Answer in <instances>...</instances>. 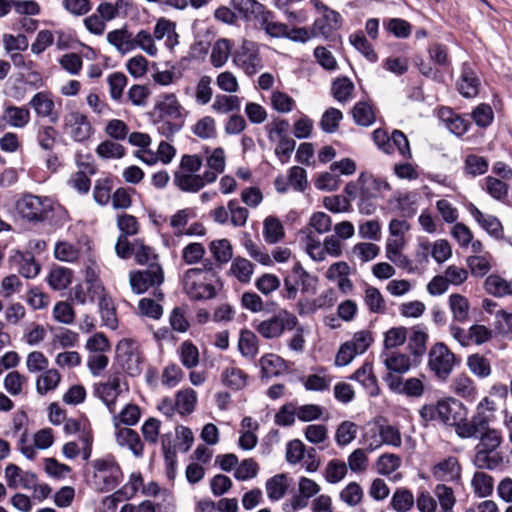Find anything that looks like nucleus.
<instances>
[{
    "label": "nucleus",
    "instance_id": "obj_1",
    "mask_svg": "<svg viewBox=\"0 0 512 512\" xmlns=\"http://www.w3.org/2000/svg\"><path fill=\"white\" fill-rule=\"evenodd\" d=\"M154 124L160 135L167 139L178 133L185 119L184 107L174 93H164L158 97L154 104Z\"/></svg>",
    "mask_w": 512,
    "mask_h": 512
},
{
    "label": "nucleus",
    "instance_id": "obj_2",
    "mask_svg": "<svg viewBox=\"0 0 512 512\" xmlns=\"http://www.w3.org/2000/svg\"><path fill=\"white\" fill-rule=\"evenodd\" d=\"M181 283L183 291L191 299L196 301L213 299L217 295L220 280L207 270H186Z\"/></svg>",
    "mask_w": 512,
    "mask_h": 512
},
{
    "label": "nucleus",
    "instance_id": "obj_3",
    "mask_svg": "<svg viewBox=\"0 0 512 512\" xmlns=\"http://www.w3.org/2000/svg\"><path fill=\"white\" fill-rule=\"evenodd\" d=\"M419 413L425 421L438 420L454 427L456 433L461 421L468 415V408L461 401L450 397L438 400L436 404L424 405Z\"/></svg>",
    "mask_w": 512,
    "mask_h": 512
},
{
    "label": "nucleus",
    "instance_id": "obj_4",
    "mask_svg": "<svg viewBox=\"0 0 512 512\" xmlns=\"http://www.w3.org/2000/svg\"><path fill=\"white\" fill-rule=\"evenodd\" d=\"M496 410V403L489 397H484L477 404L473 415L462 420L458 429L457 436L462 439L478 438L481 432H484L493 419V413Z\"/></svg>",
    "mask_w": 512,
    "mask_h": 512
},
{
    "label": "nucleus",
    "instance_id": "obj_5",
    "mask_svg": "<svg viewBox=\"0 0 512 512\" xmlns=\"http://www.w3.org/2000/svg\"><path fill=\"white\" fill-rule=\"evenodd\" d=\"M93 476L91 484L98 492H108L118 486L122 471L112 456L95 459L91 462Z\"/></svg>",
    "mask_w": 512,
    "mask_h": 512
},
{
    "label": "nucleus",
    "instance_id": "obj_6",
    "mask_svg": "<svg viewBox=\"0 0 512 512\" xmlns=\"http://www.w3.org/2000/svg\"><path fill=\"white\" fill-rule=\"evenodd\" d=\"M297 324V317L283 309L267 319L254 321L253 327L259 335L269 340L281 337L286 330H293Z\"/></svg>",
    "mask_w": 512,
    "mask_h": 512
},
{
    "label": "nucleus",
    "instance_id": "obj_7",
    "mask_svg": "<svg viewBox=\"0 0 512 512\" xmlns=\"http://www.w3.org/2000/svg\"><path fill=\"white\" fill-rule=\"evenodd\" d=\"M18 214L25 220L41 223L48 220L53 211V203L47 197L25 195L16 203Z\"/></svg>",
    "mask_w": 512,
    "mask_h": 512
},
{
    "label": "nucleus",
    "instance_id": "obj_8",
    "mask_svg": "<svg viewBox=\"0 0 512 512\" xmlns=\"http://www.w3.org/2000/svg\"><path fill=\"white\" fill-rule=\"evenodd\" d=\"M317 278L310 275L299 262H295L291 274L284 278L282 297L294 300L298 294V286L303 293L315 292Z\"/></svg>",
    "mask_w": 512,
    "mask_h": 512
},
{
    "label": "nucleus",
    "instance_id": "obj_9",
    "mask_svg": "<svg viewBox=\"0 0 512 512\" xmlns=\"http://www.w3.org/2000/svg\"><path fill=\"white\" fill-rule=\"evenodd\" d=\"M455 364V354L444 343L439 342L431 347L428 353V367L438 380H447Z\"/></svg>",
    "mask_w": 512,
    "mask_h": 512
},
{
    "label": "nucleus",
    "instance_id": "obj_10",
    "mask_svg": "<svg viewBox=\"0 0 512 512\" xmlns=\"http://www.w3.org/2000/svg\"><path fill=\"white\" fill-rule=\"evenodd\" d=\"M117 361L122 369L130 376L141 373L142 357L139 344L133 339H122L116 346Z\"/></svg>",
    "mask_w": 512,
    "mask_h": 512
},
{
    "label": "nucleus",
    "instance_id": "obj_11",
    "mask_svg": "<svg viewBox=\"0 0 512 512\" xmlns=\"http://www.w3.org/2000/svg\"><path fill=\"white\" fill-rule=\"evenodd\" d=\"M358 182L360 184L359 195L361 198V203L359 204L360 212L370 214L373 208L366 201L384 196L391 187L385 179L376 178L364 173L359 176Z\"/></svg>",
    "mask_w": 512,
    "mask_h": 512
},
{
    "label": "nucleus",
    "instance_id": "obj_12",
    "mask_svg": "<svg viewBox=\"0 0 512 512\" xmlns=\"http://www.w3.org/2000/svg\"><path fill=\"white\" fill-rule=\"evenodd\" d=\"M63 130L75 142H85L94 133L88 117L77 110L66 113L63 117Z\"/></svg>",
    "mask_w": 512,
    "mask_h": 512
},
{
    "label": "nucleus",
    "instance_id": "obj_13",
    "mask_svg": "<svg viewBox=\"0 0 512 512\" xmlns=\"http://www.w3.org/2000/svg\"><path fill=\"white\" fill-rule=\"evenodd\" d=\"M163 281V270L158 263H150L146 269L132 271L129 274L130 287L136 294H142L151 287L159 286Z\"/></svg>",
    "mask_w": 512,
    "mask_h": 512
},
{
    "label": "nucleus",
    "instance_id": "obj_14",
    "mask_svg": "<svg viewBox=\"0 0 512 512\" xmlns=\"http://www.w3.org/2000/svg\"><path fill=\"white\" fill-rule=\"evenodd\" d=\"M383 379L388 388L396 394H402L410 398H420L425 392L423 381L417 377L403 379L399 375L387 373Z\"/></svg>",
    "mask_w": 512,
    "mask_h": 512
},
{
    "label": "nucleus",
    "instance_id": "obj_15",
    "mask_svg": "<svg viewBox=\"0 0 512 512\" xmlns=\"http://www.w3.org/2000/svg\"><path fill=\"white\" fill-rule=\"evenodd\" d=\"M234 63L248 75L257 73L262 68L259 52L252 42L245 41L234 56Z\"/></svg>",
    "mask_w": 512,
    "mask_h": 512
},
{
    "label": "nucleus",
    "instance_id": "obj_16",
    "mask_svg": "<svg viewBox=\"0 0 512 512\" xmlns=\"http://www.w3.org/2000/svg\"><path fill=\"white\" fill-rule=\"evenodd\" d=\"M29 106L38 118H48L53 124L59 120V113L55 108L53 95L48 91H40L32 96Z\"/></svg>",
    "mask_w": 512,
    "mask_h": 512
},
{
    "label": "nucleus",
    "instance_id": "obj_17",
    "mask_svg": "<svg viewBox=\"0 0 512 512\" xmlns=\"http://www.w3.org/2000/svg\"><path fill=\"white\" fill-rule=\"evenodd\" d=\"M206 156L207 170L204 171V178L208 183H214L218 176L224 172L226 167V155L222 147L210 150L208 147L204 149Z\"/></svg>",
    "mask_w": 512,
    "mask_h": 512
},
{
    "label": "nucleus",
    "instance_id": "obj_18",
    "mask_svg": "<svg viewBox=\"0 0 512 512\" xmlns=\"http://www.w3.org/2000/svg\"><path fill=\"white\" fill-rule=\"evenodd\" d=\"M96 395L103 401L111 413L115 412L116 399L120 394V375L114 373L107 382L99 383L95 388Z\"/></svg>",
    "mask_w": 512,
    "mask_h": 512
},
{
    "label": "nucleus",
    "instance_id": "obj_19",
    "mask_svg": "<svg viewBox=\"0 0 512 512\" xmlns=\"http://www.w3.org/2000/svg\"><path fill=\"white\" fill-rule=\"evenodd\" d=\"M4 478L9 488H23L27 490L31 489L33 480H36V474L30 471H23L15 464H8L4 471Z\"/></svg>",
    "mask_w": 512,
    "mask_h": 512
},
{
    "label": "nucleus",
    "instance_id": "obj_20",
    "mask_svg": "<svg viewBox=\"0 0 512 512\" xmlns=\"http://www.w3.org/2000/svg\"><path fill=\"white\" fill-rule=\"evenodd\" d=\"M480 81L473 67L464 63L461 68V75L457 82L459 93L466 98H473L479 92Z\"/></svg>",
    "mask_w": 512,
    "mask_h": 512
},
{
    "label": "nucleus",
    "instance_id": "obj_21",
    "mask_svg": "<svg viewBox=\"0 0 512 512\" xmlns=\"http://www.w3.org/2000/svg\"><path fill=\"white\" fill-rule=\"evenodd\" d=\"M341 16L338 12L324 7L323 16L316 19L313 24V34L315 36L330 37L332 32L340 27Z\"/></svg>",
    "mask_w": 512,
    "mask_h": 512
},
{
    "label": "nucleus",
    "instance_id": "obj_22",
    "mask_svg": "<svg viewBox=\"0 0 512 512\" xmlns=\"http://www.w3.org/2000/svg\"><path fill=\"white\" fill-rule=\"evenodd\" d=\"M432 473L439 481H458L461 475V466L456 457L450 456L438 462L433 467Z\"/></svg>",
    "mask_w": 512,
    "mask_h": 512
},
{
    "label": "nucleus",
    "instance_id": "obj_23",
    "mask_svg": "<svg viewBox=\"0 0 512 512\" xmlns=\"http://www.w3.org/2000/svg\"><path fill=\"white\" fill-rule=\"evenodd\" d=\"M173 182L181 191L188 193H197L209 184L204 178V173L175 172Z\"/></svg>",
    "mask_w": 512,
    "mask_h": 512
},
{
    "label": "nucleus",
    "instance_id": "obj_24",
    "mask_svg": "<svg viewBox=\"0 0 512 512\" xmlns=\"http://www.w3.org/2000/svg\"><path fill=\"white\" fill-rule=\"evenodd\" d=\"M350 378L360 383L367 395L375 397L379 394V386L370 362H365Z\"/></svg>",
    "mask_w": 512,
    "mask_h": 512
},
{
    "label": "nucleus",
    "instance_id": "obj_25",
    "mask_svg": "<svg viewBox=\"0 0 512 512\" xmlns=\"http://www.w3.org/2000/svg\"><path fill=\"white\" fill-rule=\"evenodd\" d=\"M106 39L122 55L134 51L133 34L125 27L108 32Z\"/></svg>",
    "mask_w": 512,
    "mask_h": 512
},
{
    "label": "nucleus",
    "instance_id": "obj_26",
    "mask_svg": "<svg viewBox=\"0 0 512 512\" xmlns=\"http://www.w3.org/2000/svg\"><path fill=\"white\" fill-rule=\"evenodd\" d=\"M116 442L121 447H127L136 457H141L143 454V443L138 433L131 428H118Z\"/></svg>",
    "mask_w": 512,
    "mask_h": 512
},
{
    "label": "nucleus",
    "instance_id": "obj_27",
    "mask_svg": "<svg viewBox=\"0 0 512 512\" xmlns=\"http://www.w3.org/2000/svg\"><path fill=\"white\" fill-rule=\"evenodd\" d=\"M383 364L389 371L388 373L392 374H404L407 373L411 369V359L408 355L395 352V351H387L382 354Z\"/></svg>",
    "mask_w": 512,
    "mask_h": 512
},
{
    "label": "nucleus",
    "instance_id": "obj_28",
    "mask_svg": "<svg viewBox=\"0 0 512 512\" xmlns=\"http://www.w3.org/2000/svg\"><path fill=\"white\" fill-rule=\"evenodd\" d=\"M473 464L481 470H494L503 461V457L499 451L474 448Z\"/></svg>",
    "mask_w": 512,
    "mask_h": 512
},
{
    "label": "nucleus",
    "instance_id": "obj_29",
    "mask_svg": "<svg viewBox=\"0 0 512 512\" xmlns=\"http://www.w3.org/2000/svg\"><path fill=\"white\" fill-rule=\"evenodd\" d=\"M451 390L458 396L474 401L477 397L475 382L467 374L456 375L451 382Z\"/></svg>",
    "mask_w": 512,
    "mask_h": 512
},
{
    "label": "nucleus",
    "instance_id": "obj_30",
    "mask_svg": "<svg viewBox=\"0 0 512 512\" xmlns=\"http://www.w3.org/2000/svg\"><path fill=\"white\" fill-rule=\"evenodd\" d=\"M31 119V114L28 108L22 106L8 105L3 112V120L7 122L10 127L16 129L24 128Z\"/></svg>",
    "mask_w": 512,
    "mask_h": 512
},
{
    "label": "nucleus",
    "instance_id": "obj_31",
    "mask_svg": "<svg viewBox=\"0 0 512 512\" xmlns=\"http://www.w3.org/2000/svg\"><path fill=\"white\" fill-rule=\"evenodd\" d=\"M262 377L271 378L278 376L282 372L287 370L286 362L279 355L274 353H268L263 355L259 361Z\"/></svg>",
    "mask_w": 512,
    "mask_h": 512
},
{
    "label": "nucleus",
    "instance_id": "obj_32",
    "mask_svg": "<svg viewBox=\"0 0 512 512\" xmlns=\"http://www.w3.org/2000/svg\"><path fill=\"white\" fill-rule=\"evenodd\" d=\"M448 306L453 320L465 323L469 319L470 304L468 299L458 293H453L448 298Z\"/></svg>",
    "mask_w": 512,
    "mask_h": 512
},
{
    "label": "nucleus",
    "instance_id": "obj_33",
    "mask_svg": "<svg viewBox=\"0 0 512 512\" xmlns=\"http://www.w3.org/2000/svg\"><path fill=\"white\" fill-rule=\"evenodd\" d=\"M484 288L488 294L495 297L512 296V281L496 274H491L486 278Z\"/></svg>",
    "mask_w": 512,
    "mask_h": 512
},
{
    "label": "nucleus",
    "instance_id": "obj_34",
    "mask_svg": "<svg viewBox=\"0 0 512 512\" xmlns=\"http://www.w3.org/2000/svg\"><path fill=\"white\" fill-rule=\"evenodd\" d=\"M289 487V479L286 474H276L266 481L265 489L271 501L282 499Z\"/></svg>",
    "mask_w": 512,
    "mask_h": 512
},
{
    "label": "nucleus",
    "instance_id": "obj_35",
    "mask_svg": "<svg viewBox=\"0 0 512 512\" xmlns=\"http://www.w3.org/2000/svg\"><path fill=\"white\" fill-rule=\"evenodd\" d=\"M469 212L476 222L489 234L499 236L502 231L500 221L493 215L484 214L476 206L470 204Z\"/></svg>",
    "mask_w": 512,
    "mask_h": 512
},
{
    "label": "nucleus",
    "instance_id": "obj_36",
    "mask_svg": "<svg viewBox=\"0 0 512 512\" xmlns=\"http://www.w3.org/2000/svg\"><path fill=\"white\" fill-rule=\"evenodd\" d=\"M232 50V43L226 38L218 39L212 46L210 61L215 68L224 66Z\"/></svg>",
    "mask_w": 512,
    "mask_h": 512
},
{
    "label": "nucleus",
    "instance_id": "obj_37",
    "mask_svg": "<svg viewBox=\"0 0 512 512\" xmlns=\"http://www.w3.org/2000/svg\"><path fill=\"white\" fill-rule=\"evenodd\" d=\"M71 281L72 272L66 267H53L47 276L49 286L56 291L65 290L71 284Z\"/></svg>",
    "mask_w": 512,
    "mask_h": 512
},
{
    "label": "nucleus",
    "instance_id": "obj_38",
    "mask_svg": "<svg viewBox=\"0 0 512 512\" xmlns=\"http://www.w3.org/2000/svg\"><path fill=\"white\" fill-rule=\"evenodd\" d=\"M299 496L293 500L294 507H305L307 500L315 496L319 491V485L312 479L301 477L298 484Z\"/></svg>",
    "mask_w": 512,
    "mask_h": 512
},
{
    "label": "nucleus",
    "instance_id": "obj_39",
    "mask_svg": "<svg viewBox=\"0 0 512 512\" xmlns=\"http://www.w3.org/2000/svg\"><path fill=\"white\" fill-rule=\"evenodd\" d=\"M471 486L476 496L485 498L490 496L493 492L494 479L485 472L477 471L472 477Z\"/></svg>",
    "mask_w": 512,
    "mask_h": 512
},
{
    "label": "nucleus",
    "instance_id": "obj_40",
    "mask_svg": "<svg viewBox=\"0 0 512 512\" xmlns=\"http://www.w3.org/2000/svg\"><path fill=\"white\" fill-rule=\"evenodd\" d=\"M99 294L100 298L98 301V307L101 319L105 326L109 327L110 329H116L118 326V321L113 301L110 297L104 294V292Z\"/></svg>",
    "mask_w": 512,
    "mask_h": 512
},
{
    "label": "nucleus",
    "instance_id": "obj_41",
    "mask_svg": "<svg viewBox=\"0 0 512 512\" xmlns=\"http://www.w3.org/2000/svg\"><path fill=\"white\" fill-rule=\"evenodd\" d=\"M211 108L218 114L238 112L241 108V99L236 95L218 94L216 95Z\"/></svg>",
    "mask_w": 512,
    "mask_h": 512
},
{
    "label": "nucleus",
    "instance_id": "obj_42",
    "mask_svg": "<svg viewBox=\"0 0 512 512\" xmlns=\"http://www.w3.org/2000/svg\"><path fill=\"white\" fill-rule=\"evenodd\" d=\"M114 182L110 177L99 178L93 188V199L100 206H106L112 199Z\"/></svg>",
    "mask_w": 512,
    "mask_h": 512
},
{
    "label": "nucleus",
    "instance_id": "obj_43",
    "mask_svg": "<svg viewBox=\"0 0 512 512\" xmlns=\"http://www.w3.org/2000/svg\"><path fill=\"white\" fill-rule=\"evenodd\" d=\"M248 375L238 367H227L222 372V382L232 390H241L247 385Z\"/></svg>",
    "mask_w": 512,
    "mask_h": 512
},
{
    "label": "nucleus",
    "instance_id": "obj_44",
    "mask_svg": "<svg viewBox=\"0 0 512 512\" xmlns=\"http://www.w3.org/2000/svg\"><path fill=\"white\" fill-rule=\"evenodd\" d=\"M61 381V375L56 369H46L36 380V390L40 395H45L55 390Z\"/></svg>",
    "mask_w": 512,
    "mask_h": 512
},
{
    "label": "nucleus",
    "instance_id": "obj_45",
    "mask_svg": "<svg viewBox=\"0 0 512 512\" xmlns=\"http://www.w3.org/2000/svg\"><path fill=\"white\" fill-rule=\"evenodd\" d=\"M263 235L267 243L275 244L284 238V227L280 220L268 216L263 222Z\"/></svg>",
    "mask_w": 512,
    "mask_h": 512
},
{
    "label": "nucleus",
    "instance_id": "obj_46",
    "mask_svg": "<svg viewBox=\"0 0 512 512\" xmlns=\"http://www.w3.org/2000/svg\"><path fill=\"white\" fill-rule=\"evenodd\" d=\"M196 403L197 393L193 389L186 388L177 392L175 406L181 415L191 414L195 409Z\"/></svg>",
    "mask_w": 512,
    "mask_h": 512
},
{
    "label": "nucleus",
    "instance_id": "obj_47",
    "mask_svg": "<svg viewBox=\"0 0 512 512\" xmlns=\"http://www.w3.org/2000/svg\"><path fill=\"white\" fill-rule=\"evenodd\" d=\"M364 303L371 313L383 314L386 310V302L380 290L374 286L365 289Z\"/></svg>",
    "mask_w": 512,
    "mask_h": 512
},
{
    "label": "nucleus",
    "instance_id": "obj_48",
    "mask_svg": "<svg viewBox=\"0 0 512 512\" xmlns=\"http://www.w3.org/2000/svg\"><path fill=\"white\" fill-rule=\"evenodd\" d=\"M133 44L134 50L141 49L148 56L155 57L158 53L154 36L145 29H141L136 35H133Z\"/></svg>",
    "mask_w": 512,
    "mask_h": 512
},
{
    "label": "nucleus",
    "instance_id": "obj_49",
    "mask_svg": "<svg viewBox=\"0 0 512 512\" xmlns=\"http://www.w3.org/2000/svg\"><path fill=\"white\" fill-rule=\"evenodd\" d=\"M467 366L471 373L480 379L489 377L492 372L490 361L478 353L468 356Z\"/></svg>",
    "mask_w": 512,
    "mask_h": 512
},
{
    "label": "nucleus",
    "instance_id": "obj_50",
    "mask_svg": "<svg viewBox=\"0 0 512 512\" xmlns=\"http://www.w3.org/2000/svg\"><path fill=\"white\" fill-rule=\"evenodd\" d=\"M258 338L250 330H242L240 333L238 348L240 353L247 358H254L258 354Z\"/></svg>",
    "mask_w": 512,
    "mask_h": 512
},
{
    "label": "nucleus",
    "instance_id": "obj_51",
    "mask_svg": "<svg viewBox=\"0 0 512 512\" xmlns=\"http://www.w3.org/2000/svg\"><path fill=\"white\" fill-rule=\"evenodd\" d=\"M125 152L124 146L113 140L102 141L95 149L97 156L104 160L120 159Z\"/></svg>",
    "mask_w": 512,
    "mask_h": 512
},
{
    "label": "nucleus",
    "instance_id": "obj_52",
    "mask_svg": "<svg viewBox=\"0 0 512 512\" xmlns=\"http://www.w3.org/2000/svg\"><path fill=\"white\" fill-rule=\"evenodd\" d=\"M352 116L357 125L370 126L375 122V114L372 106L365 101L355 104L352 109Z\"/></svg>",
    "mask_w": 512,
    "mask_h": 512
},
{
    "label": "nucleus",
    "instance_id": "obj_53",
    "mask_svg": "<svg viewBox=\"0 0 512 512\" xmlns=\"http://www.w3.org/2000/svg\"><path fill=\"white\" fill-rule=\"evenodd\" d=\"M353 91L354 83L348 77L337 78L332 83V95L340 103L348 102Z\"/></svg>",
    "mask_w": 512,
    "mask_h": 512
},
{
    "label": "nucleus",
    "instance_id": "obj_54",
    "mask_svg": "<svg viewBox=\"0 0 512 512\" xmlns=\"http://www.w3.org/2000/svg\"><path fill=\"white\" fill-rule=\"evenodd\" d=\"M347 470L348 467L345 462L338 459H332L325 467L324 477L328 483L336 484L345 478Z\"/></svg>",
    "mask_w": 512,
    "mask_h": 512
},
{
    "label": "nucleus",
    "instance_id": "obj_55",
    "mask_svg": "<svg viewBox=\"0 0 512 512\" xmlns=\"http://www.w3.org/2000/svg\"><path fill=\"white\" fill-rule=\"evenodd\" d=\"M56 259L64 262H74L80 256V249L76 244L68 241H59L54 247Z\"/></svg>",
    "mask_w": 512,
    "mask_h": 512
},
{
    "label": "nucleus",
    "instance_id": "obj_56",
    "mask_svg": "<svg viewBox=\"0 0 512 512\" xmlns=\"http://www.w3.org/2000/svg\"><path fill=\"white\" fill-rule=\"evenodd\" d=\"M109 93L112 100L120 102L123 96V90L127 85V77L122 72H112L107 77Z\"/></svg>",
    "mask_w": 512,
    "mask_h": 512
},
{
    "label": "nucleus",
    "instance_id": "obj_57",
    "mask_svg": "<svg viewBox=\"0 0 512 512\" xmlns=\"http://www.w3.org/2000/svg\"><path fill=\"white\" fill-rule=\"evenodd\" d=\"M339 497L348 506L355 507L362 502L364 492L358 483L350 482L341 490Z\"/></svg>",
    "mask_w": 512,
    "mask_h": 512
},
{
    "label": "nucleus",
    "instance_id": "obj_58",
    "mask_svg": "<svg viewBox=\"0 0 512 512\" xmlns=\"http://www.w3.org/2000/svg\"><path fill=\"white\" fill-rule=\"evenodd\" d=\"M209 249L219 263H227L233 256L232 246L227 239H218L210 243Z\"/></svg>",
    "mask_w": 512,
    "mask_h": 512
},
{
    "label": "nucleus",
    "instance_id": "obj_59",
    "mask_svg": "<svg viewBox=\"0 0 512 512\" xmlns=\"http://www.w3.org/2000/svg\"><path fill=\"white\" fill-rule=\"evenodd\" d=\"M479 443L475 446L482 449L494 450L500 447L502 443L501 433L490 426L478 436Z\"/></svg>",
    "mask_w": 512,
    "mask_h": 512
},
{
    "label": "nucleus",
    "instance_id": "obj_60",
    "mask_svg": "<svg viewBox=\"0 0 512 512\" xmlns=\"http://www.w3.org/2000/svg\"><path fill=\"white\" fill-rule=\"evenodd\" d=\"M180 360L184 367L192 369L199 363L198 348L190 341H184L180 348Z\"/></svg>",
    "mask_w": 512,
    "mask_h": 512
},
{
    "label": "nucleus",
    "instance_id": "obj_61",
    "mask_svg": "<svg viewBox=\"0 0 512 512\" xmlns=\"http://www.w3.org/2000/svg\"><path fill=\"white\" fill-rule=\"evenodd\" d=\"M380 247L371 242H360L353 246L352 256L356 257L362 262H368L378 256Z\"/></svg>",
    "mask_w": 512,
    "mask_h": 512
},
{
    "label": "nucleus",
    "instance_id": "obj_62",
    "mask_svg": "<svg viewBox=\"0 0 512 512\" xmlns=\"http://www.w3.org/2000/svg\"><path fill=\"white\" fill-rule=\"evenodd\" d=\"M259 472L258 463L252 458L244 459L234 469V477L239 481L255 478Z\"/></svg>",
    "mask_w": 512,
    "mask_h": 512
},
{
    "label": "nucleus",
    "instance_id": "obj_63",
    "mask_svg": "<svg viewBox=\"0 0 512 512\" xmlns=\"http://www.w3.org/2000/svg\"><path fill=\"white\" fill-rule=\"evenodd\" d=\"M343 118V114L339 109H327L320 120V128L326 133H333L338 129L339 123Z\"/></svg>",
    "mask_w": 512,
    "mask_h": 512
},
{
    "label": "nucleus",
    "instance_id": "obj_64",
    "mask_svg": "<svg viewBox=\"0 0 512 512\" xmlns=\"http://www.w3.org/2000/svg\"><path fill=\"white\" fill-rule=\"evenodd\" d=\"M401 465V458L393 453H385L381 455L377 462L376 468L381 475H390L395 472Z\"/></svg>",
    "mask_w": 512,
    "mask_h": 512
}]
</instances>
